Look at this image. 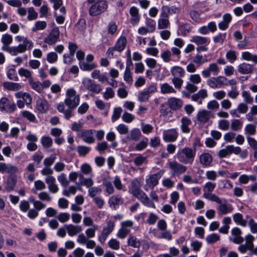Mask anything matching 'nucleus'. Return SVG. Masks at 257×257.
<instances>
[{"label": "nucleus", "mask_w": 257, "mask_h": 257, "mask_svg": "<svg viewBox=\"0 0 257 257\" xmlns=\"http://www.w3.org/2000/svg\"><path fill=\"white\" fill-rule=\"evenodd\" d=\"M15 40L18 42H22L17 46L9 47L13 42V37L9 34L6 33L2 35L1 41L3 44L2 49L7 51L12 55H17L19 54L25 53L27 50L31 49L34 44L33 42L29 40L27 37L22 36H17Z\"/></svg>", "instance_id": "nucleus-1"}, {"label": "nucleus", "mask_w": 257, "mask_h": 257, "mask_svg": "<svg viewBox=\"0 0 257 257\" xmlns=\"http://www.w3.org/2000/svg\"><path fill=\"white\" fill-rule=\"evenodd\" d=\"M196 153L192 149L185 147L178 151L176 157L179 161L184 164H192L194 161Z\"/></svg>", "instance_id": "nucleus-2"}, {"label": "nucleus", "mask_w": 257, "mask_h": 257, "mask_svg": "<svg viewBox=\"0 0 257 257\" xmlns=\"http://www.w3.org/2000/svg\"><path fill=\"white\" fill-rule=\"evenodd\" d=\"M80 95L74 88H69L66 92L64 103L69 109H75L79 104Z\"/></svg>", "instance_id": "nucleus-3"}, {"label": "nucleus", "mask_w": 257, "mask_h": 257, "mask_svg": "<svg viewBox=\"0 0 257 257\" xmlns=\"http://www.w3.org/2000/svg\"><path fill=\"white\" fill-rule=\"evenodd\" d=\"M215 187V183L211 182H207L203 188V191L204 192L203 197L215 203H219L220 198L216 194L211 193Z\"/></svg>", "instance_id": "nucleus-4"}, {"label": "nucleus", "mask_w": 257, "mask_h": 257, "mask_svg": "<svg viewBox=\"0 0 257 257\" xmlns=\"http://www.w3.org/2000/svg\"><path fill=\"white\" fill-rule=\"evenodd\" d=\"M170 14V8L168 6H163L162 8L160 18L158 20V28L159 29H165L169 27L170 22L168 19Z\"/></svg>", "instance_id": "nucleus-5"}, {"label": "nucleus", "mask_w": 257, "mask_h": 257, "mask_svg": "<svg viewBox=\"0 0 257 257\" xmlns=\"http://www.w3.org/2000/svg\"><path fill=\"white\" fill-rule=\"evenodd\" d=\"M167 166L171 171V175L174 176L182 174L187 170V167L185 166L176 161H168Z\"/></svg>", "instance_id": "nucleus-6"}, {"label": "nucleus", "mask_w": 257, "mask_h": 257, "mask_svg": "<svg viewBox=\"0 0 257 257\" xmlns=\"http://www.w3.org/2000/svg\"><path fill=\"white\" fill-rule=\"evenodd\" d=\"M17 109L15 102L11 101L6 97L0 99V110L7 113H12Z\"/></svg>", "instance_id": "nucleus-7"}, {"label": "nucleus", "mask_w": 257, "mask_h": 257, "mask_svg": "<svg viewBox=\"0 0 257 257\" xmlns=\"http://www.w3.org/2000/svg\"><path fill=\"white\" fill-rule=\"evenodd\" d=\"M115 226V223L111 220H109L106 222V225L104 226L98 236V240L103 244L105 241L108 235L113 231Z\"/></svg>", "instance_id": "nucleus-8"}, {"label": "nucleus", "mask_w": 257, "mask_h": 257, "mask_svg": "<svg viewBox=\"0 0 257 257\" xmlns=\"http://www.w3.org/2000/svg\"><path fill=\"white\" fill-rule=\"evenodd\" d=\"M60 31L57 27L53 28L48 36L45 38L44 42L49 46L55 45L59 40Z\"/></svg>", "instance_id": "nucleus-9"}, {"label": "nucleus", "mask_w": 257, "mask_h": 257, "mask_svg": "<svg viewBox=\"0 0 257 257\" xmlns=\"http://www.w3.org/2000/svg\"><path fill=\"white\" fill-rule=\"evenodd\" d=\"M132 221L126 220L121 223V227L118 230L116 236L121 239H124L131 231V228L133 226Z\"/></svg>", "instance_id": "nucleus-10"}, {"label": "nucleus", "mask_w": 257, "mask_h": 257, "mask_svg": "<svg viewBox=\"0 0 257 257\" xmlns=\"http://www.w3.org/2000/svg\"><path fill=\"white\" fill-rule=\"evenodd\" d=\"M165 173V170H160L157 173L152 174L146 179V185L151 189H153L159 183V180L162 177Z\"/></svg>", "instance_id": "nucleus-11"}, {"label": "nucleus", "mask_w": 257, "mask_h": 257, "mask_svg": "<svg viewBox=\"0 0 257 257\" xmlns=\"http://www.w3.org/2000/svg\"><path fill=\"white\" fill-rule=\"evenodd\" d=\"M141 186L140 181L138 179H135L132 181L131 186L129 188L130 193L133 196L138 199L141 196L143 195L142 194L145 193V192L141 190Z\"/></svg>", "instance_id": "nucleus-12"}, {"label": "nucleus", "mask_w": 257, "mask_h": 257, "mask_svg": "<svg viewBox=\"0 0 257 257\" xmlns=\"http://www.w3.org/2000/svg\"><path fill=\"white\" fill-rule=\"evenodd\" d=\"M226 78L223 76L217 77H212L207 81V84L212 88H219L223 86H225Z\"/></svg>", "instance_id": "nucleus-13"}, {"label": "nucleus", "mask_w": 257, "mask_h": 257, "mask_svg": "<svg viewBox=\"0 0 257 257\" xmlns=\"http://www.w3.org/2000/svg\"><path fill=\"white\" fill-rule=\"evenodd\" d=\"M79 136L85 143L91 144L95 142L93 130H83L80 131Z\"/></svg>", "instance_id": "nucleus-14"}, {"label": "nucleus", "mask_w": 257, "mask_h": 257, "mask_svg": "<svg viewBox=\"0 0 257 257\" xmlns=\"http://www.w3.org/2000/svg\"><path fill=\"white\" fill-rule=\"evenodd\" d=\"M179 133L176 128L164 130L163 133V138L166 142H174L178 137Z\"/></svg>", "instance_id": "nucleus-15"}, {"label": "nucleus", "mask_w": 257, "mask_h": 257, "mask_svg": "<svg viewBox=\"0 0 257 257\" xmlns=\"http://www.w3.org/2000/svg\"><path fill=\"white\" fill-rule=\"evenodd\" d=\"M217 203L219 204L217 208L218 213L221 215L230 213L233 210L231 205L227 204V200L225 199L222 203V200L220 199V202Z\"/></svg>", "instance_id": "nucleus-16"}, {"label": "nucleus", "mask_w": 257, "mask_h": 257, "mask_svg": "<svg viewBox=\"0 0 257 257\" xmlns=\"http://www.w3.org/2000/svg\"><path fill=\"white\" fill-rule=\"evenodd\" d=\"M196 117L199 123H205L208 121L211 117H213V114L210 111L202 109L198 111Z\"/></svg>", "instance_id": "nucleus-17"}, {"label": "nucleus", "mask_w": 257, "mask_h": 257, "mask_svg": "<svg viewBox=\"0 0 257 257\" xmlns=\"http://www.w3.org/2000/svg\"><path fill=\"white\" fill-rule=\"evenodd\" d=\"M18 171V167L11 164L0 162V172L2 173L15 174Z\"/></svg>", "instance_id": "nucleus-18"}, {"label": "nucleus", "mask_w": 257, "mask_h": 257, "mask_svg": "<svg viewBox=\"0 0 257 257\" xmlns=\"http://www.w3.org/2000/svg\"><path fill=\"white\" fill-rule=\"evenodd\" d=\"M167 104L171 109L178 110L183 106V102L180 98L172 97L168 99Z\"/></svg>", "instance_id": "nucleus-19"}, {"label": "nucleus", "mask_w": 257, "mask_h": 257, "mask_svg": "<svg viewBox=\"0 0 257 257\" xmlns=\"http://www.w3.org/2000/svg\"><path fill=\"white\" fill-rule=\"evenodd\" d=\"M219 72V68L216 63L210 64L208 68L204 69L202 71V75L205 78L209 77L211 73L214 75H216Z\"/></svg>", "instance_id": "nucleus-20"}, {"label": "nucleus", "mask_w": 257, "mask_h": 257, "mask_svg": "<svg viewBox=\"0 0 257 257\" xmlns=\"http://www.w3.org/2000/svg\"><path fill=\"white\" fill-rule=\"evenodd\" d=\"M231 233L233 237L229 238L230 241L237 244H239L243 241V238L241 236V230L238 227H234L232 229Z\"/></svg>", "instance_id": "nucleus-21"}, {"label": "nucleus", "mask_w": 257, "mask_h": 257, "mask_svg": "<svg viewBox=\"0 0 257 257\" xmlns=\"http://www.w3.org/2000/svg\"><path fill=\"white\" fill-rule=\"evenodd\" d=\"M45 182L48 185V188L50 192L55 194L58 191L59 188L56 183V179L54 177L47 176L45 179Z\"/></svg>", "instance_id": "nucleus-22"}, {"label": "nucleus", "mask_w": 257, "mask_h": 257, "mask_svg": "<svg viewBox=\"0 0 257 257\" xmlns=\"http://www.w3.org/2000/svg\"><path fill=\"white\" fill-rule=\"evenodd\" d=\"M48 101L44 99L39 98L36 102V109L40 113H46L49 109Z\"/></svg>", "instance_id": "nucleus-23"}, {"label": "nucleus", "mask_w": 257, "mask_h": 257, "mask_svg": "<svg viewBox=\"0 0 257 257\" xmlns=\"http://www.w3.org/2000/svg\"><path fill=\"white\" fill-rule=\"evenodd\" d=\"M199 159L200 163L204 167L210 166L213 160L212 156L208 153L201 154Z\"/></svg>", "instance_id": "nucleus-24"}, {"label": "nucleus", "mask_w": 257, "mask_h": 257, "mask_svg": "<svg viewBox=\"0 0 257 257\" xmlns=\"http://www.w3.org/2000/svg\"><path fill=\"white\" fill-rule=\"evenodd\" d=\"M64 227L67 231L68 235L70 236H73L78 233H80L82 228L80 225H74L73 224H66Z\"/></svg>", "instance_id": "nucleus-25"}, {"label": "nucleus", "mask_w": 257, "mask_h": 257, "mask_svg": "<svg viewBox=\"0 0 257 257\" xmlns=\"http://www.w3.org/2000/svg\"><path fill=\"white\" fill-rule=\"evenodd\" d=\"M232 20V17L228 13L225 14L222 17V21L218 24V28L222 31L226 30L228 27L229 24Z\"/></svg>", "instance_id": "nucleus-26"}, {"label": "nucleus", "mask_w": 257, "mask_h": 257, "mask_svg": "<svg viewBox=\"0 0 257 257\" xmlns=\"http://www.w3.org/2000/svg\"><path fill=\"white\" fill-rule=\"evenodd\" d=\"M252 65L245 62L242 63L238 66V71L242 74H249L253 72Z\"/></svg>", "instance_id": "nucleus-27"}, {"label": "nucleus", "mask_w": 257, "mask_h": 257, "mask_svg": "<svg viewBox=\"0 0 257 257\" xmlns=\"http://www.w3.org/2000/svg\"><path fill=\"white\" fill-rule=\"evenodd\" d=\"M190 41L198 46L204 44L209 45L210 43V40L208 38L197 35L192 37Z\"/></svg>", "instance_id": "nucleus-28"}, {"label": "nucleus", "mask_w": 257, "mask_h": 257, "mask_svg": "<svg viewBox=\"0 0 257 257\" xmlns=\"http://www.w3.org/2000/svg\"><path fill=\"white\" fill-rule=\"evenodd\" d=\"M126 44V38L124 36H121L116 41L114 47L116 51L121 52L125 49Z\"/></svg>", "instance_id": "nucleus-29"}, {"label": "nucleus", "mask_w": 257, "mask_h": 257, "mask_svg": "<svg viewBox=\"0 0 257 257\" xmlns=\"http://www.w3.org/2000/svg\"><path fill=\"white\" fill-rule=\"evenodd\" d=\"M142 194L143 195L141 196L140 198H138L142 203L147 207L155 209L156 205L152 200L149 198L145 193Z\"/></svg>", "instance_id": "nucleus-30"}, {"label": "nucleus", "mask_w": 257, "mask_h": 257, "mask_svg": "<svg viewBox=\"0 0 257 257\" xmlns=\"http://www.w3.org/2000/svg\"><path fill=\"white\" fill-rule=\"evenodd\" d=\"M3 86L5 89L8 90L14 91H18L22 87L20 83L12 82H5L3 83Z\"/></svg>", "instance_id": "nucleus-31"}, {"label": "nucleus", "mask_w": 257, "mask_h": 257, "mask_svg": "<svg viewBox=\"0 0 257 257\" xmlns=\"http://www.w3.org/2000/svg\"><path fill=\"white\" fill-rule=\"evenodd\" d=\"M171 73L173 77L182 78L184 76L185 71L182 67L175 66L171 68Z\"/></svg>", "instance_id": "nucleus-32"}, {"label": "nucleus", "mask_w": 257, "mask_h": 257, "mask_svg": "<svg viewBox=\"0 0 257 257\" xmlns=\"http://www.w3.org/2000/svg\"><path fill=\"white\" fill-rule=\"evenodd\" d=\"M123 199L118 196H112L108 200V204L110 207L116 208L119 205L122 204Z\"/></svg>", "instance_id": "nucleus-33"}, {"label": "nucleus", "mask_w": 257, "mask_h": 257, "mask_svg": "<svg viewBox=\"0 0 257 257\" xmlns=\"http://www.w3.org/2000/svg\"><path fill=\"white\" fill-rule=\"evenodd\" d=\"M77 189L80 190L81 187L77 188L74 185L69 186L68 185L67 187H63L62 194L65 196L69 197L71 195H74L76 193Z\"/></svg>", "instance_id": "nucleus-34"}, {"label": "nucleus", "mask_w": 257, "mask_h": 257, "mask_svg": "<svg viewBox=\"0 0 257 257\" xmlns=\"http://www.w3.org/2000/svg\"><path fill=\"white\" fill-rule=\"evenodd\" d=\"M246 225L247 224L250 228V230L252 233H257V222L250 215H246Z\"/></svg>", "instance_id": "nucleus-35"}, {"label": "nucleus", "mask_w": 257, "mask_h": 257, "mask_svg": "<svg viewBox=\"0 0 257 257\" xmlns=\"http://www.w3.org/2000/svg\"><path fill=\"white\" fill-rule=\"evenodd\" d=\"M233 221L238 225L243 227L246 226V219H245L243 218V215L240 213H236L233 214Z\"/></svg>", "instance_id": "nucleus-36"}, {"label": "nucleus", "mask_w": 257, "mask_h": 257, "mask_svg": "<svg viewBox=\"0 0 257 257\" xmlns=\"http://www.w3.org/2000/svg\"><path fill=\"white\" fill-rule=\"evenodd\" d=\"M191 124V121L190 118L187 117H183L181 119V128L184 133H188L190 131L189 126Z\"/></svg>", "instance_id": "nucleus-37"}, {"label": "nucleus", "mask_w": 257, "mask_h": 257, "mask_svg": "<svg viewBox=\"0 0 257 257\" xmlns=\"http://www.w3.org/2000/svg\"><path fill=\"white\" fill-rule=\"evenodd\" d=\"M141 136V132L140 129L135 128L131 130L126 138L130 140L137 141L140 139Z\"/></svg>", "instance_id": "nucleus-38"}, {"label": "nucleus", "mask_w": 257, "mask_h": 257, "mask_svg": "<svg viewBox=\"0 0 257 257\" xmlns=\"http://www.w3.org/2000/svg\"><path fill=\"white\" fill-rule=\"evenodd\" d=\"M241 58L243 60L252 61L255 64H257V55L255 54H252L251 53L248 51L243 52L241 53Z\"/></svg>", "instance_id": "nucleus-39"}, {"label": "nucleus", "mask_w": 257, "mask_h": 257, "mask_svg": "<svg viewBox=\"0 0 257 257\" xmlns=\"http://www.w3.org/2000/svg\"><path fill=\"white\" fill-rule=\"evenodd\" d=\"M80 185L90 188L94 184V182L91 178H85L83 175L80 176Z\"/></svg>", "instance_id": "nucleus-40"}, {"label": "nucleus", "mask_w": 257, "mask_h": 257, "mask_svg": "<svg viewBox=\"0 0 257 257\" xmlns=\"http://www.w3.org/2000/svg\"><path fill=\"white\" fill-rule=\"evenodd\" d=\"M160 89L161 92L162 94L176 93V91L175 90V89L171 85H170L167 83H165L161 84Z\"/></svg>", "instance_id": "nucleus-41"}, {"label": "nucleus", "mask_w": 257, "mask_h": 257, "mask_svg": "<svg viewBox=\"0 0 257 257\" xmlns=\"http://www.w3.org/2000/svg\"><path fill=\"white\" fill-rule=\"evenodd\" d=\"M17 181V180L16 177L13 176L9 177L7 181L5 189L8 191L14 190L16 185Z\"/></svg>", "instance_id": "nucleus-42"}, {"label": "nucleus", "mask_w": 257, "mask_h": 257, "mask_svg": "<svg viewBox=\"0 0 257 257\" xmlns=\"http://www.w3.org/2000/svg\"><path fill=\"white\" fill-rule=\"evenodd\" d=\"M123 79L128 84H132L133 78L132 72L128 66H126L123 74Z\"/></svg>", "instance_id": "nucleus-43"}, {"label": "nucleus", "mask_w": 257, "mask_h": 257, "mask_svg": "<svg viewBox=\"0 0 257 257\" xmlns=\"http://www.w3.org/2000/svg\"><path fill=\"white\" fill-rule=\"evenodd\" d=\"M41 143L45 149H48L53 145V140L49 136H43L41 139Z\"/></svg>", "instance_id": "nucleus-44"}, {"label": "nucleus", "mask_w": 257, "mask_h": 257, "mask_svg": "<svg viewBox=\"0 0 257 257\" xmlns=\"http://www.w3.org/2000/svg\"><path fill=\"white\" fill-rule=\"evenodd\" d=\"M102 184L105 187V192L109 195L112 194L114 193V189L110 181L106 179H104L103 180Z\"/></svg>", "instance_id": "nucleus-45"}, {"label": "nucleus", "mask_w": 257, "mask_h": 257, "mask_svg": "<svg viewBox=\"0 0 257 257\" xmlns=\"http://www.w3.org/2000/svg\"><path fill=\"white\" fill-rule=\"evenodd\" d=\"M19 74L21 77H24L28 79L29 82L33 79L31 72L27 69L21 68L18 71Z\"/></svg>", "instance_id": "nucleus-46"}, {"label": "nucleus", "mask_w": 257, "mask_h": 257, "mask_svg": "<svg viewBox=\"0 0 257 257\" xmlns=\"http://www.w3.org/2000/svg\"><path fill=\"white\" fill-rule=\"evenodd\" d=\"M254 115H257V105H253L250 107V111L246 114L245 117L248 121H251L254 119Z\"/></svg>", "instance_id": "nucleus-47"}, {"label": "nucleus", "mask_w": 257, "mask_h": 257, "mask_svg": "<svg viewBox=\"0 0 257 257\" xmlns=\"http://www.w3.org/2000/svg\"><path fill=\"white\" fill-rule=\"evenodd\" d=\"M80 69L83 71H90L96 67V65L93 63H86L85 62H80L79 63Z\"/></svg>", "instance_id": "nucleus-48"}, {"label": "nucleus", "mask_w": 257, "mask_h": 257, "mask_svg": "<svg viewBox=\"0 0 257 257\" xmlns=\"http://www.w3.org/2000/svg\"><path fill=\"white\" fill-rule=\"evenodd\" d=\"M47 27V23L45 21H37L35 23L32 30L34 32L44 30Z\"/></svg>", "instance_id": "nucleus-49"}, {"label": "nucleus", "mask_w": 257, "mask_h": 257, "mask_svg": "<svg viewBox=\"0 0 257 257\" xmlns=\"http://www.w3.org/2000/svg\"><path fill=\"white\" fill-rule=\"evenodd\" d=\"M99 226L97 225H93L89 227L85 231V234L88 238H93L95 235V232L98 229Z\"/></svg>", "instance_id": "nucleus-50"}, {"label": "nucleus", "mask_w": 257, "mask_h": 257, "mask_svg": "<svg viewBox=\"0 0 257 257\" xmlns=\"http://www.w3.org/2000/svg\"><path fill=\"white\" fill-rule=\"evenodd\" d=\"M130 13L132 16L131 21L135 23H138L140 20L138 9L134 7H132L130 9Z\"/></svg>", "instance_id": "nucleus-51"}, {"label": "nucleus", "mask_w": 257, "mask_h": 257, "mask_svg": "<svg viewBox=\"0 0 257 257\" xmlns=\"http://www.w3.org/2000/svg\"><path fill=\"white\" fill-rule=\"evenodd\" d=\"M88 192L89 196L93 198L101 193V189L99 187H93L92 186L88 189Z\"/></svg>", "instance_id": "nucleus-52"}, {"label": "nucleus", "mask_w": 257, "mask_h": 257, "mask_svg": "<svg viewBox=\"0 0 257 257\" xmlns=\"http://www.w3.org/2000/svg\"><path fill=\"white\" fill-rule=\"evenodd\" d=\"M245 243L244 244L247 246L248 250L252 251L254 247L253 241L254 240V237L252 235L249 234L245 236Z\"/></svg>", "instance_id": "nucleus-53"}, {"label": "nucleus", "mask_w": 257, "mask_h": 257, "mask_svg": "<svg viewBox=\"0 0 257 257\" xmlns=\"http://www.w3.org/2000/svg\"><path fill=\"white\" fill-rule=\"evenodd\" d=\"M220 236L216 233H212L206 236V241L208 244H213L220 240Z\"/></svg>", "instance_id": "nucleus-54"}, {"label": "nucleus", "mask_w": 257, "mask_h": 257, "mask_svg": "<svg viewBox=\"0 0 257 257\" xmlns=\"http://www.w3.org/2000/svg\"><path fill=\"white\" fill-rule=\"evenodd\" d=\"M127 244L133 247L138 248L141 245V242L135 236H131L127 239Z\"/></svg>", "instance_id": "nucleus-55"}, {"label": "nucleus", "mask_w": 257, "mask_h": 257, "mask_svg": "<svg viewBox=\"0 0 257 257\" xmlns=\"http://www.w3.org/2000/svg\"><path fill=\"white\" fill-rule=\"evenodd\" d=\"M242 126V122L239 119H235L231 120V128L234 131L240 130Z\"/></svg>", "instance_id": "nucleus-56"}, {"label": "nucleus", "mask_w": 257, "mask_h": 257, "mask_svg": "<svg viewBox=\"0 0 257 257\" xmlns=\"http://www.w3.org/2000/svg\"><path fill=\"white\" fill-rule=\"evenodd\" d=\"M34 186L35 188L33 189V192L34 193H36L38 190H43L46 188L45 183L40 180H37L34 182Z\"/></svg>", "instance_id": "nucleus-57"}, {"label": "nucleus", "mask_w": 257, "mask_h": 257, "mask_svg": "<svg viewBox=\"0 0 257 257\" xmlns=\"http://www.w3.org/2000/svg\"><path fill=\"white\" fill-rule=\"evenodd\" d=\"M150 95L144 90L139 92L138 100L141 102H145L148 101Z\"/></svg>", "instance_id": "nucleus-58"}, {"label": "nucleus", "mask_w": 257, "mask_h": 257, "mask_svg": "<svg viewBox=\"0 0 257 257\" xmlns=\"http://www.w3.org/2000/svg\"><path fill=\"white\" fill-rule=\"evenodd\" d=\"M80 170L83 175L91 174L92 172L91 167L87 163L83 164L80 167Z\"/></svg>", "instance_id": "nucleus-59"}, {"label": "nucleus", "mask_w": 257, "mask_h": 257, "mask_svg": "<svg viewBox=\"0 0 257 257\" xmlns=\"http://www.w3.org/2000/svg\"><path fill=\"white\" fill-rule=\"evenodd\" d=\"M159 219V216L153 212H150L146 220V223L149 225H154L156 223L157 220Z\"/></svg>", "instance_id": "nucleus-60"}, {"label": "nucleus", "mask_w": 257, "mask_h": 257, "mask_svg": "<svg viewBox=\"0 0 257 257\" xmlns=\"http://www.w3.org/2000/svg\"><path fill=\"white\" fill-rule=\"evenodd\" d=\"M108 145L106 142L103 141L97 143L95 149L100 153H104L108 149Z\"/></svg>", "instance_id": "nucleus-61"}, {"label": "nucleus", "mask_w": 257, "mask_h": 257, "mask_svg": "<svg viewBox=\"0 0 257 257\" xmlns=\"http://www.w3.org/2000/svg\"><path fill=\"white\" fill-rule=\"evenodd\" d=\"M57 180L63 188L64 187H67L69 184V181L66 178V175L63 173H61L57 177Z\"/></svg>", "instance_id": "nucleus-62"}, {"label": "nucleus", "mask_w": 257, "mask_h": 257, "mask_svg": "<svg viewBox=\"0 0 257 257\" xmlns=\"http://www.w3.org/2000/svg\"><path fill=\"white\" fill-rule=\"evenodd\" d=\"M241 96L244 99V102L247 104H252L253 102V98L251 96L250 93L247 91H243Z\"/></svg>", "instance_id": "nucleus-63"}, {"label": "nucleus", "mask_w": 257, "mask_h": 257, "mask_svg": "<svg viewBox=\"0 0 257 257\" xmlns=\"http://www.w3.org/2000/svg\"><path fill=\"white\" fill-rule=\"evenodd\" d=\"M226 58L228 61L233 63L237 59L236 52L234 50H229L226 54Z\"/></svg>", "instance_id": "nucleus-64"}]
</instances>
